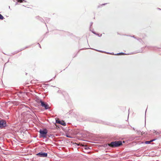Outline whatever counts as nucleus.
I'll use <instances>...</instances> for the list:
<instances>
[{
    "label": "nucleus",
    "instance_id": "obj_1",
    "mask_svg": "<svg viewBox=\"0 0 161 161\" xmlns=\"http://www.w3.org/2000/svg\"><path fill=\"white\" fill-rule=\"evenodd\" d=\"M107 145L112 148H114L119 147L122 145V142L121 141H115L109 143H108Z\"/></svg>",
    "mask_w": 161,
    "mask_h": 161
},
{
    "label": "nucleus",
    "instance_id": "obj_2",
    "mask_svg": "<svg viewBox=\"0 0 161 161\" xmlns=\"http://www.w3.org/2000/svg\"><path fill=\"white\" fill-rule=\"evenodd\" d=\"M39 138H47V130L46 128L41 129L39 131Z\"/></svg>",
    "mask_w": 161,
    "mask_h": 161
},
{
    "label": "nucleus",
    "instance_id": "obj_3",
    "mask_svg": "<svg viewBox=\"0 0 161 161\" xmlns=\"http://www.w3.org/2000/svg\"><path fill=\"white\" fill-rule=\"evenodd\" d=\"M7 126L8 125H7L6 121L5 120H0V128H5L6 127H7Z\"/></svg>",
    "mask_w": 161,
    "mask_h": 161
},
{
    "label": "nucleus",
    "instance_id": "obj_4",
    "mask_svg": "<svg viewBox=\"0 0 161 161\" xmlns=\"http://www.w3.org/2000/svg\"><path fill=\"white\" fill-rule=\"evenodd\" d=\"M40 103H41V105L45 108L46 110L49 108L50 107L48 104L46 103L43 102L42 100L40 101Z\"/></svg>",
    "mask_w": 161,
    "mask_h": 161
},
{
    "label": "nucleus",
    "instance_id": "obj_5",
    "mask_svg": "<svg viewBox=\"0 0 161 161\" xmlns=\"http://www.w3.org/2000/svg\"><path fill=\"white\" fill-rule=\"evenodd\" d=\"M36 155L40 157H46L47 156V153L45 152H41L37 153Z\"/></svg>",
    "mask_w": 161,
    "mask_h": 161
},
{
    "label": "nucleus",
    "instance_id": "obj_6",
    "mask_svg": "<svg viewBox=\"0 0 161 161\" xmlns=\"http://www.w3.org/2000/svg\"><path fill=\"white\" fill-rule=\"evenodd\" d=\"M56 122L57 123L63 126H65L66 125V123L64 121H61L59 119H56Z\"/></svg>",
    "mask_w": 161,
    "mask_h": 161
},
{
    "label": "nucleus",
    "instance_id": "obj_7",
    "mask_svg": "<svg viewBox=\"0 0 161 161\" xmlns=\"http://www.w3.org/2000/svg\"><path fill=\"white\" fill-rule=\"evenodd\" d=\"M106 53H107V54H111L115 55H121V54H126L125 53H118L116 54H114L113 53H109V52H107Z\"/></svg>",
    "mask_w": 161,
    "mask_h": 161
},
{
    "label": "nucleus",
    "instance_id": "obj_8",
    "mask_svg": "<svg viewBox=\"0 0 161 161\" xmlns=\"http://www.w3.org/2000/svg\"><path fill=\"white\" fill-rule=\"evenodd\" d=\"M36 18L37 19H39V20L42 22H43L44 21V20L40 18L39 16H36Z\"/></svg>",
    "mask_w": 161,
    "mask_h": 161
},
{
    "label": "nucleus",
    "instance_id": "obj_9",
    "mask_svg": "<svg viewBox=\"0 0 161 161\" xmlns=\"http://www.w3.org/2000/svg\"><path fill=\"white\" fill-rule=\"evenodd\" d=\"M131 37H133L134 38L138 40L140 42H141V41H142V40H141V38H137L135 37L134 36H131Z\"/></svg>",
    "mask_w": 161,
    "mask_h": 161
},
{
    "label": "nucleus",
    "instance_id": "obj_10",
    "mask_svg": "<svg viewBox=\"0 0 161 161\" xmlns=\"http://www.w3.org/2000/svg\"><path fill=\"white\" fill-rule=\"evenodd\" d=\"M90 49H93V50H95L97 51H98V52H99L101 53H107L106 52H105V51H101V50H97V49H94L92 48H91Z\"/></svg>",
    "mask_w": 161,
    "mask_h": 161
},
{
    "label": "nucleus",
    "instance_id": "obj_11",
    "mask_svg": "<svg viewBox=\"0 0 161 161\" xmlns=\"http://www.w3.org/2000/svg\"><path fill=\"white\" fill-rule=\"evenodd\" d=\"M17 0L18 2H19V3H22V2L23 1H24L25 2H26V1H25V0Z\"/></svg>",
    "mask_w": 161,
    "mask_h": 161
},
{
    "label": "nucleus",
    "instance_id": "obj_12",
    "mask_svg": "<svg viewBox=\"0 0 161 161\" xmlns=\"http://www.w3.org/2000/svg\"><path fill=\"white\" fill-rule=\"evenodd\" d=\"M145 143L146 144H149L151 143V142H150V141H145Z\"/></svg>",
    "mask_w": 161,
    "mask_h": 161
},
{
    "label": "nucleus",
    "instance_id": "obj_13",
    "mask_svg": "<svg viewBox=\"0 0 161 161\" xmlns=\"http://www.w3.org/2000/svg\"><path fill=\"white\" fill-rule=\"evenodd\" d=\"M4 19V17L0 14V19L1 20H3Z\"/></svg>",
    "mask_w": 161,
    "mask_h": 161
},
{
    "label": "nucleus",
    "instance_id": "obj_14",
    "mask_svg": "<svg viewBox=\"0 0 161 161\" xmlns=\"http://www.w3.org/2000/svg\"><path fill=\"white\" fill-rule=\"evenodd\" d=\"M84 149L86 150H88L90 149V148L86 146L85 147Z\"/></svg>",
    "mask_w": 161,
    "mask_h": 161
},
{
    "label": "nucleus",
    "instance_id": "obj_15",
    "mask_svg": "<svg viewBox=\"0 0 161 161\" xmlns=\"http://www.w3.org/2000/svg\"><path fill=\"white\" fill-rule=\"evenodd\" d=\"M53 136V135H52V134H50V135L47 134V137H52Z\"/></svg>",
    "mask_w": 161,
    "mask_h": 161
},
{
    "label": "nucleus",
    "instance_id": "obj_16",
    "mask_svg": "<svg viewBox=\"0 0 161 161\" xmlns=\"http://www.w3.org/2000/svg\"><path fill=\"white\" fill-rule=\"evenodd\" d=\"M28 47H26L25 48H22V49H20V50L19 51H22V50H23L25 49V48H28Z\"/></svg>",
    "mask_w": 161,
    "mask_h": 161
},
{
    "label": "nucleus",
    "instance_id": "obj_17",
    "mask_svg": "<svg viewBox=\"0 0 161 161\" xmlns=\"http://www.w3.org/2000/svg\"><path fill=\"white\" fill-rule=\"evenodd\" d=\"M50 20V19L48 18H46V22L49 21Z\"/></svg>",
    "mask_w": 161,
    "mask_h": 161
},
{
    "label": "nucleus",
    "instance_id": "obj_18",
    "mask_svg": "<svg viewBox=\"0 0 161 161\" xmlns=\"http://www.w3.org/2000/svg\"><path fill=\"white\" fill-rule=\"evenodd\" d=\"M58 93H61V91L59 90H58Z\"/></svg>",
    "mask_w": 161,
    "mask_h": 161
},
{
    "label": "nucleus",
    "instance_id": "obj_19",
    "mask_svg": "<svg viewBox=\"0 0 161 161\" xmlns=\"http://www.w3.org/2000/svg\"><path fill=\"white\" fill-rule=\"evenodd\" d=\"M155 140V139H152V140H150V142H153V141H154Z\"/></svg>",
    "mask_w": 161,
    "mask_h": 161
},
{
    "label": "nucleus",
    "instance_id": "obj_20",
    "mask_svg": "<svg viewBox=\"0 0 161 161\" xmlns=\"http://www.w3.org/2000/svg\"><path fill=\"white\" fill-rule=\"evenodd\" d=\"M92 32L94 34H96L95 32H94L93 31H92ZM97 35L98 36H99V34H97Z\"/></svg>",
    "mask_w": 161,
    "mask_h": 161
},
{
    "label": "nucleus",
    "instance_id": "obj_21",
    "mask_svg": "<svg viewBox=\"0 0 161 161\" xmlns=\"http://www.w3.org/2000/svg\"><path fill=\"white\" fill-rule=\"evenodd\" d=\"M67 136V137H69V138H71V137H70V136H67H67Z\"/></svg>",
    "mask_w": 161,
    "mask_h": 161
},
{
    "label": "nucleus",
    "instance_id": "obj_22",
    "mask_svg": "<svg viewBox=\"0 0 161 161\" xmlns=\"http://www.w3.org/2000/svg\"><path fill=\"white\" fill-rule=\"evenodd\" d=\"M93 24V22H91V25H90V26H92V25Z\"/></svg>",
    "mask_w": 161,
    "mask_h": 161
},
{
    "label": "nucleus",
    "instance_id": "obj_23",
    "mask_svg": "<svg viewBox=\"0 0 161 161\" xmlns=\"http://www.w3.org/2000/svg\"><path fill=\"white\" fill-rule=\"evenodd\" d=\"M38 44L39 45V46L40 47V48H41V46H40V44H39V43H38Z\"/></svg>",
    "mask_w": 161,
    "mask_h": 161
},
{
    "label": "nucleus",
    "instance_id": "obj_24",
    "mask_svg": "<svg viewBox=\"0 0 161 161\" xmlns=\"http://www.w3.org/2000/svg\"><path fill=\"white\" fill-rule=\"evenodd\" d=\"M107 3H104V4H102V6H103V5H105V4H106Z\"/></svg>",
    "mask_w": 161,
    "mask_h": 161
},
{
    "label": "nucleus",
    "instance_id": "obj_25",
    "mask_svg": "<svg viewBox=\"0 0 161 161\" xmlns=\"http://www.w3.org/2000/svg\"><path fill=\"white\" fill-rule=\"evenodd\" d=\"M22 93V92H19V93L20 94H21Z\"/></svg>",
    "mask_w": 161,
    "mask_h": 161
},
{
    "label": "nucleus",
    "instance_id": "obj_26",
    "mask_svg": "<svg viewBox=\"0 0 161 161\" xmlns=\"http://www.w3.org/2000/svg\"><path fill=\"white\" fill-rule=\"evenodd\" d=\"M158 10H161V9L160 8H158Z\"/></svg>",
    "mask_w": 161,
    "mask_h": 161
},
{
    "label": "nucleus",
    "instance_id": "obj_27",
    "mask_svg": "<svg viewBox=\"0 0 161 161\" xmlns=\"http://www.w3.org/2000/svg\"><path fill=\"white\" fill-rule=\"evenodd\" d=\"M18 4V3L17 2H16L15 3V5H17Z\"/></svg>",
    "mask_w": 161,
    "mask_h": 161
},
{
    "label": "nucleus",
    "instance_id": "obj_28",
    "mask_svg": "<svg viewBox=\"0 0 161 161\" xmlns=\"http://www.w3.org/2000/svg\"><path fill=\"white\" fill-rule=\"evenodd\" d=\"M139 52H140V51L137 52H136V53H139Z\"/></svg>",
    "mask_w": 161,
    "mask_h": 161
},
{
    "label": "nucleus",
    "instance_id": "obj_29",
    "mask_svg": "<svg viewBox=\"0 0 161 161\" xmlns=\"http://www.w3.org/2000/svg\"><path fill=\"white\" fill-rule=\"evenodd\" d=\"M102 36V34H101L100 36H99V37H101Z\"/></svg>",
    "mask_w": 161,
    "mask_h": 161
},
{
    "label": "nucleus",
    "instance_id": "obj_30",
    "mask_svg": "<svg viewBox=\"0 0 161 161\" xmlns=\"http://www.w3.org/2000/svg\"><path fill=\"white\" fill-rule=\"evenodd\" d=\"M19 52V51L18 52H16V53H18V52Z\"/></svg>",
    "mask_w": 161,
    "mask_h": 161
},
{
    "label": "nucleus",
    "instance_id": "obj_31",
    "mask_svg": "<svg viewBox=\"0 0 161 161\" xmlns=\"http://www.w3.org/2000/svg\"><path fill=\"white\" fill-rule=\"evenodd\" d=\"M19 52V51L18 52H16V53H18V52Z\"/></svg>",
    "mask_w": 161,
    "mask_h": 161
},
{
    "label": "nucleus",
    "instance_id": "obj_32",
    "mask_svg": "<svg viewBox=\"0 0 161 161\" xmlns=\"http://www.w3.org/2000/svg\"><path fill=\"white\" fill-rule=\"evenodd\" d=\"M55 76L53 78H55Z\"/></svg>",
    "mask_w": 161,
    "mask_h": 161
},
{
    "label": "nucleus",
    "instance_id": "obj_33",
    "mask_svg": "<svg viewBox=\"0 0 161 161\" xmlns=\"http://www.w3.org/2000/svg\"><path fill=\"white\" fill-rule=\"evenodd\" d=\"M52 79H51V80H50V81H51V80H52Z\"/></svg>",
    "mask_w": 161,
    "mask_h": 161
},
{
    "label": "nucleus",
    "instance_id": "obj_34",
    "mask_svg": "<svg viewBox=\"0 0 161 161\" xmlns=\"http://www.w3.org/2000/svg\"><path fill=\"white\" fill-rule=\"evenodd\" d=\"M146 110L145 111V113H146Z\"/></svg>",
    "mask_w": 161,
    "mask_h": 161
}]
</instances>
